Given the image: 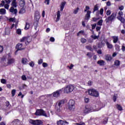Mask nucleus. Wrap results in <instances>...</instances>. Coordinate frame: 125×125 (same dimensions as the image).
Returning a JSON list of instances; mask_svg holds the SVG:
<instances>
[{
    "label": "nucleus",
    "instance_id": "1",
    "mask_svg": "<svg viewBox=\"0 0 125 125\" xmlns=\"http://www.w3.org/2000/svg\"><path fill=\"white\" fill-rule=\"evenodd\" d=\"M64 93H71L75 89V86L73 84H69L66 85L62 88Z\"/></svg>",
    "mask_w": 125,
    "mask_h": 125
},
{
    "label": "nucleus",
    "instance_id": "2",
    "mask_svg": "<svg viewBox=\"0 0 125 125\" xmlns=\"http://www.w3.org/2000/svg\"><path fill=\"white\" fill-rule=\"evenodd\" d=\"M88 93L91 96H94L95 97H98L99 96V93L95 89L88 90Z\"/></svg>",
    "mask_w": 125,
    "mask_h": 125
},
{
    "label": "nucleus",
    "instance_id": "3",
    "mask_svg": "<svg viewBox=\"0 0 125 125\" xmlns=\"http://www.w3.org/2000/svg\"><path fill=\"white\" fill-rule=\"evenodd\" d=\"M35 115L36 116H43V117H45V118H47V115H46V113L43 109H38Z\"/></svg>",
    "mask_w": 125,
    "mask_h": 125
},
{
    "label": "nucleus",
    "instance_id": "4",
    "mask_svg": "<svg viewBox=\"0 0 125 125\" xmlns=\"http://www.w3.org/2000/svg\"><path fill=\"white\" fill-rule=\"evenodd\" d=\"M117 16V13H112L111 16L108 17L107 18L105 19L106 23H109V22H112L114 19H116V16Z\"/></svg>",
    "mask_w": 125,
    "mask_h": 125
},
{
    "label": "nucleus",
    "instance_id": "5",
    "mask_svg": "<svg viewBox=\"0 0 125 125\" xmlns=\"http://www.w3.org/2000/svg\"><path fill=\"white\" fill-rule=\"evenodd\" d=\"M105 107V104L102 103L101 102L99 101L97 103V105H96V112L101 110L102 108Z\"/></svg>",
    "mask_w": 125,
    "mask_h": 125
},
{
    "label": "nucleus",
    "instance_id": "6",
    "mask_svg": "<svg viewBox=\"0 0 125 125\" xmlns=\"http://www.w3.org/2000/svg\"><path fill=\"white\" fill-rule=\"evenodd\" d=\"M61 93H62V90L60 89L56 91L55 92H53L52 94H49L48 95L49 96H51L52 95H53V97H55V98H58V97H59V96H60V94H61Z\"/></svg>",
    "mask_w": 125,
    "mask_h": 125
},
{
    "label": "nucleus",
    "instance_id": "7",
    "mask_svg": "<svg viewBox=\"0 0 125 125\" xmlns=\"http://www.w3.org/2000/svg\"><path fill=\"white\" fill-rule=\"evenodd\" d=\"M68 106L69 110L74 111L76 108V106H75V101L70 100L68 103Z\"/></svg>",
    "mask_w": 125,
    "mask_h": 125
},
{
    "label": "nucleus",
    "instance_id": "8",
    "mask_svg": "<svg viewBox=\"0 0 125 125\" xmlns=\"http://www.w3.org/2000/svg\"><path fill=\"white\" fill-rule=\"evenodd\" d=\"M30 124H31V125H43V122L42 121V120H30L29 121Z\"/></svg>",
    "mask_w": 125,
    "mask_h": 125
},
{
    "label": "nucleus",
    "instance_id": "9",
    "mask_svg": "<svg viewBox=\"0 0 125 125\" xmlns=\"http://www.w3.org/2000/svg\"><path fill=\"white\" fill-rule=\"evenodd\" d=\"M90 112H96V110L95 109H93L92 107L86 105L84 109V113H89Z\"/></svg>",
    "mask_w": 125,
    "mask_h": 125
},
{
    "label": "nucleus",
    "instance_id": "10",
    "mask_svg": "<svg viewBox=\"0 0 125 125\" xmlns=\"http://www.w3.org/2000/svg\"><path fill=\"white\" fill-rule=\"evenodd\" d=\"M57 124L58 125H69V122L66 121H64L62 120H60V121L57 122Z\"/></svg>",
    "mask_w": 125,
    "mask_h": 125
},
{
    "label": "nucleus",
    "instance_id": "11",
    "mask_svg": "<svg viewBox=\"0 0 125 125\" xmlns=\"http://www.w3.org/2000/svg\"><path fill=\"white\" fill-rule=\"evenodd\" d=\"M22 46H23V45L22 44V43H18L17 45L16 48H17V50L16 51L15 54H17V52H18V50H21V49H23L22 48Z\"/></svg>",
    "mask_w": 125,
    "mask_h": 125
},
{
    "label": "nucleus",
    "instance_id": "12",
    "mask_svg": "<svg viewBox=\"0 0 125 125\" xmlns=\"http://www.w3.org/2000/svg\"><path fill=\"white\" fill-rule=\"evenodd\" d=\"M10 12H11L13 14H17V9L13 8V7H11L10 8Z\"/></svg>",
    "mask_w": 125,
    "mask_h": 125
},
{
    "label": "nucleus",
    "instance_id": "13",
    "mask_svg": "<svg viewBox=\"0 0 125 125\" xmlns=\"http://www.w3.org/2000/svg\"><path fill=\"white\" fill-rule=\"evenodd\" d=\"M15 62L14 59H8L7 64H5L4 66H7V65H11V64H13V62Z\"/></svg>",
    "mask_w": 125,
    "mask_h": 125
},
{
    "label": "nucleus",
    "instance_id": "14",
    "mask_svg": "<svg viewBox=\"0 0 125 125\" xmlns=\"http://www.w3.org/2000/svg\"><path fill=\"white\" fill-rule=\"evenodd\" d=\"M90 13H91V11L89 10L87 11V13L85 17V20L88 21V20L90 19Z\"/></svg>",
    "mask_w": 125,
    "mask_h": 125
},
{
    "label": "nucleus",
    "instance_id": "15",
    "mask_svg": "<svg viewBox=\"0 0 125 125\" xmlns=\"http://www.w3.org/2000/svg\"><path fill=\"white\" fill-rule=\"evenodd\" d=\"M105 43L108 49H112V48H113V44H111V43L108 42H106Z\"/></svg>",
    "mask_w": 125,
    "mask_h": 125
},
{
    "label": "nucleus",
    "instance_id": "16",
    "mask_svg": "<svg viewBox=\"0 0 125 125\" xmlns=\"http://www.w3.org/2000/svg\"><path fill=\"white\" fill-rule=\"evenodd\" d=\"M21 63L23 65H27L28 64V60L25 58H23L21 59Z\"/></svg>",
    "mask_w": 125,
    "mask_h": 125
},
{
    "label": "nucleus",
    "instance_id": "17",
    "mask_svg": "<svg viewBox=\"0 0 125 125\" xmlns=\"http://www.w3.org/2000/svg\"><path fill=\"white\" fill-rule=\"evenodd\" d=\"M11 5V7L14 8H16V7H17V3H16V0H13V1L12 2Z\"/></svg>",
    "mask_w": 125,
    "mask_h": 125
},
{
    "label": "nucleus",
    "instance_id": "18",
    "mask_svg": "<svg viewBox=\"0 0 125 125\" xmlns=\"http://www.w3.org/2000/svg\"><path fill=\"white\" fill-rule=\"evenodd\" d=\"M112 38L113 39V43H117L118 41H119V37L118 36H112Z\"/></svg>",
    "mask_w": 125,
    "mask_h": 125
},
{
    "label": "nucleus",
    "instance_id": "19",
    "mask_svg": "<svg viewBox=\"0 0 125 125\" xmlns=\"http://www.w3.org/2000/svg\"><path fill=\"white\" fill-rule=\"evenodd\" d=\"M97 63L100 65V66H104V65H105V61L100 60L98 61Z\"/></svg>",
    "mask_w": 125,
    "mask_h": 125
},
{
    "label": "nucleus",
    "instance_id": "20",
    "mask_svg": "<svg viewBox=\"0 0 125 125\" xmlns=\"http://www.w3.org/2000/svg\"><path fill=\"white\" fill-rule=\"evenodd\" d=\"M35 19L36 20H39L40 19V12L39 11H36L35 12Z\"/></svg>",
    "mask_w": 125,
    "mask_h": 125
},
{
    "label": "nucleus",
    "instance_id": "21",
    "mask_svg": "<svg viewBox=\"0 0 125 125\" xmlns=\"http://www.w3.org/2000/svg\"><path fill=\"white\" fill-rule=\"evenodd\" d=\"M105 57L106 61H111L112 60V56L110 55H106Z\"/></svg>",
    "mask_w": 125,
    "mask_h": 125
},
{
    "label": "nucleus",
    "instance_id": "22",
    "mask_svg": "<svg viewBox=\"0 0 125 125\" xmlns=\"http://www.w3.org/2000/svg\"><path fill=\"white\" fill-rule=\"evenodd\" d=\"M117 19L121 21V23H125V19L122 17H117Z\"/></svg>",
    "mask_w": 125,
    "mask_h": 125
},
{
    "label": "nucleus",
    "instance_id": "23",
    "mask_svg": "<svg viewBox=\"0 0 125 125\" xmlns=\"http://www.w3.org/2000/svg\"><path fill=\"white\" fill-rule=\"evenodd\" d=\"M20 42H25V43H27V42H29V41H28V38L26 37H24L22 38V39H21Z\"/></svg>",
    "mask_w": 125,
    "mask_h": 125
},
{
    "label": "nucleus",
    "instance_id": "24",
    "mask_svg": "<svg viewBox=\"0 0 125 125\" xmlns=\"http://www.w3.org/2000/svg\"><path fill=\"white\" fill-rule=\"evenodd\" d=\"M60 20V11H58L57 13V19L56 22H58Z\"/></svg>",
    "mask_w": 125,
    "mask_h": 125
},
{
    "label": "nucleus",
    "instance_id": "25",
    "mask_svg": "<svg viewBox=\"0 0 125 125\" xmlns=\"http://www.w3.org/2000/svg\"><path fill=\"white\" fill-rule=\"evenodd\" d=\"M103 12H104V10L103 9V8H101L100 10V13L99 12H96V15H97V16H98L100 13L101 15L103 16Z\"/></svg>",
    "mask_w": 125,
    "mask_h": 125
},
{
    "label": "nucleus",
    "instance_id": "26",
    "mask_svg": "<svg viewBox=\"0 0 125 125\" xmlns=\"http://www.w3.org/2000/svg\"><path fill=\"white\" fill-rule=\"evenodd\" d=\"M65 4H66V2H62L61 4V11H63L64 7H65Z\"/></svg>",
    "mask_w": 125,
    "mask_h": 125
},
{
    "label": "nucleus",
    "instance_id": "27",
    "mask_svg": "<svg viewBox=\"0 0 125 125\" xmlns=\"http://www.w3.org/2000/svg\"><path fill=\"white\" fill-rule=\"evenodd\" d=\"M61 106H60L58 104H57L55 107L56 111H57V113H59L60 111H61Z\"/></svg>",
    "mask_w": 125,
    "mask_h": 125
},
{
    "label": "nucleus",
    "instance_id": "28",
    "mask_svg": "<svg viewBox=\"0 0 125 125\" xmlns=\"http://www.w3.org/2000/svg\"><path fill=\"white\" fill-rule=\"evenodd\" d=\"M6 13V10H5L4 8L0 9V14L1 15H3Z\"/></svg>",
    "mask_w": 125,
    "mask_h": 125
},
{
    "label": "nucleus",
    "instance_id": "29",
    "mask_svg": "<svg viewBox=\"0 0 125 125\" xmlns=\"http://www.w3.org/2000/svg\"><path fill=\"white\" fill-rule=\"evenodd\" d=\"M98 9H99V6H98V4H97L94 7V10L93 11V13H94L95 11H97Z\"/></svg>",
    "mask_w": 125,
    "mask_h": 125
},
{
    "label": "nucleus",
    "instance_id": "30",
    "mask_svg": "<svg viewBox=\"0 0 125 125\" xmlns=\"http://www.w3.org/2000/svg\"><path fill=\"white\" fill-rule=\"evenodd\" d=\"M64 100H61L60 102H59V103H58V105L60 107H61V106H63V105H64Z\"/></svg>",
    "mask_w": 125,
    "mask_h": 125
},
{
    "label": "nucleus",
    "instance_id": "31",
    "mask_svg": "<svg viewBox=\"0 0 125 125\" xmlns=\"http://www.w3.org/2000/svg\"><path fill=\"white\" fill-rule=\"evenodd\" d=\"M120 63H121V62H120V61L116 60L114 62V65H115V66H117L118 67V66H120Z\"/></svg>",
    "mask_w": 125,
    "mask_h": 125
},
{
    "label": "nucleus",
    "instance_id": "32",
    "mask_svg": "<svg viewBox=\"0 0 125 125\" xmlns=\"http://www.w3.org/2000/svg\"><path fill=\"white\" fill-rule=\"evenodd\" d=\"M91 38H92V39L93 40H98V39H99V35L97 36L95 35H91Z\"/></svg>",
    "mask_w": 125,
    "mask_h": 125
},
{
    "label": "nucleus",
    "instance_id": "33",
    "mask_svg": "<svg viewBox=\"0 0 125 125\" xmlns=\"http://www.w3.org/2000/svg\"><path fill=\"white\" fill-rule=\"evenodd\" d=\"M20 5L24 6V5H25V1L24 0H21L20 1Z\"/></svg>",
    "mask_w": 125,
    "mask_h": 125
},
{
    "label": "nucleus",
    "instance_id": "34",
    "mask_svg": "<svg viewBox=\"0 0 125 125\" xmlns=\"http://www.w3.org/2000/svg\"><path fill=\"white\" fill-rule=\"evenodd\" d=\"M30 28V23L26 22L25 26V30H28Z\"/></svg>",
    "mask_w": 125,
    "mask_h": 125
},
{
    "label": "nucleus",
    "instance_id": "35",
    "mask_svg": "<svg viewBox=\"0 0 125 125\" xmlns=\"http://www.w3.org/2000/svg\"><path fill=\"white\" fill-rule=\"evenodd\" d=\"M85 48L88 50H90V51H93V49L90 46H86Z\"/></svg>",
    "mask_w": 125,
    "mask_h": 125
},
{
    "label": "nucleus",
    "instance_id": "36",
    "mask_svg": "<svg viewBox=\"0 0 125 125\" xmlns=\"http://www.w3.org/2000/svg\"><path fill=\"white\" fill-rule=\"evenodd\" d=\"M26 12V10H25V9H24V8H22L20 11V13H21V14H23V13H25V12Z\"/></svg>",
    "mask_w": 125,
    "mask_h": 125
},
{
    "label": "nucleus",
    "instance_id": "37",
    "mask_svg": "<svg viewBox=\"0 0 125 125\" xmlns=\"http://www.w3.org/2000/svg\"><path fill=\"white\" fill-rule=\"evenodd\" d=\"M117 108L118 110H119V111L123 110V107H122V106H121V105L117 104Z\"/></svg>",
    "mask_w": 125,
    "mask_h": 125
},
{
    "label": "nucleus",
    "instance_id": "38",
    "mask_svg": "<svg viewBox=\"0 0 125 125\" xmlns=\"http://www.w3.org/2000/svg\"><path fill=\"white\" fill-rule=\"evenodd\" d=\"M22 33V31H21V29H18L16 30V33L18 34V35H21Z\"/></svg>",
    "mask_w": 125,
    "mask_h": 125
},
{
    "label": "nucleus",
    "instance_id": "39",
    "mask_svg": "<svg viewBox=\"0 0 125 125\" xmlns=\"http://www.w3.org/2000/svg\"><path fill=\"white\" fill-rule=\"evenodd\" d=\"M103 23V20H101L98 22V25H99V26H102Z\"/></svg>",
    "mask_w": 125,
    "mask_h": 125
},
{
    "label": "nucleus",
    "instance_id": "40",
    "mask_svg": "<svg viewBox=\"0 0 125 125\" xmlns=\"http://www.w3.org/2000/svg\"><path fill=\"white\" fill-rule=\"evenodd\" d=\"M118 15L119 16L117 17H122V16H123V15H124V13L122 11H120L118 13Z\"/></svg>",
    "mask_w": 125,
    "mask_h": 125
},
{
    "label": "nucleus",
    "instance_id": "41",
    "mask_svg": "<svg viewBox=\"0 0 125 125\" xmlns=\"http://www.w3.org/2000/svg\"><path fill=\"white\" fill-rule=\"evenodd\" d=\"M12 93V96L13 97L15 95V94L16 93V90L13 89L11 92Z\"/></svg>",
    "mask_w": 125,
    "mask_h": 125
},
{
    "label": "nucleus",
    "instance_id": "42",
    "mask_svg": "<svg viewBox=\"0 0 125 125\" xmlns=\"http://www.w3.org/2000/svg\"><path fill=\"white\" fill-rule=\"evenodd\" d=\"M115 49L117 50V51H120V46L118 44H115Z\"/></svg>",
    "mask_w": 125,
    "mask_h": 125
},
{
    "label": "nucleus",
    "instance_id": "43",
    "mask_svg": "<svg viewBox=\"0 0 125 125\" xmlns=\"http://www.w3.org/2000/svg\"><path fill=\"white\" fill-rule=\"evenodd\" d=\"M79 8H77L76 9H75L74 10V12H73V13L74 14H77L78 13V12H79Z\"/></svg>",
    "mask_w": 125,
    "mask_h": 125
},
{
    "label": "nucleus",
    "instance_id": "44",
    "mask_svg": "<svg viewBox=\"0 0 125 125\" xmlns=\"http://www.w3.org/2000/svg\"><path fill=\"white\" fill-rule=\"evenodd\" d=\"M81 42H82V43H84L86 42V39H85L84 38H82L81 40Z\"/></svg>",
    "mask_w": 125,
    "mask_h": 125
},
{
    "label": "nucleus",
    "instance_id": "45",
    "mask_svg": "<svg viewBox=\"0 0 125 125\" xmlns=\"http://www.w3.org/2000/svg\"><path fill=\"white\" fill-rule=\"evenodd\" d=\"M0 82L1 83H3L4 84H5V83H6V80H5V79H1Z\"/></svg>",
    "mask_w": 125,
    "mask_h": 125
},
{
    "label": "nucleus",
    "instance_id": "46",
    "mask_svg": "<svg viewBox=\"0 0 125 125\" xmlns=\"http://www.w3.org/2000/svg\"><path fill=\"white\" fill-rule=\"evenodd\" d=\"M3 46L0 45V53H2L3 52Z\"/></svg>",
    "mask_w": 125,
    "mask_h": 125
},
{
    "label": "nucleus",
    "instance_id": "47",
    "mask_svg": "<svg viewBox=\"0 0 125 125\" xmlns=\"http://www.w3.org/2000/svg\"><path fill=\"white\" fill-rule=\"evenodd\" d=\"M30 67H34L35 66V63L33 62H31L29 63Z\"/></svg>",
    "mask_w": 125,
    "mask_h": 125
},
{
    "label": "nucleus",
    "instance_id": "48",
    "mask_svg": "<svg viewBox=\"0 0 125 125\" xmlns=\"http://www.w3.org/2000/svg\"><path fill=\"white\" fill-rule=\"evenodd\" d=\"M93 83V82H92L91 81H89L87 83V84L88 85H89V86L92 85Z\"/></svg>",
    "mask_w": 125,
    "mask_h": 125
},
{
    "label": "nucleus",
    "instance_id": "49",
    "mask_svg": "<svg viewBox=\"0 0 125 125\" xmlns=\"http://www.w3.org/2000/svg\"><path fill=\"white\" fill-rule=\"evenodd\" d=\"M47 66H48V64H47V63H46V62H43L42 63V66L44 68H45V67H47Z\"/></svg>",
    "mask_w": 125,
    "mask_h": 125
},
{
    "label": "nucleus",
    "instance_id": "50",
    "mask_svg": "<svg viewBox=\"0 0 125 125\" xmlns=\"http://www.w3.org/2000/svg\"><path fill=\"white\" fill-rule=\"evenodd\" d=\"M10 22H15V18H11L9 19Z\"/></svg>",
    "mask_w": 125,
    "mask_h": 125
},
{
    "label": "nucleus",
    "instance_id": "51",
    "mask_svg": "<svg viewBox=\"0 0 125 125\" xmlns=\"http://www.w3.org/2000/svg\"><path fill=\"white\" fill-rule=\"evenodd\" d=\"M21 79L22 81H26L27 80V78L26 77V76L25 75H22L21 76Z\"/></svg>",
    "mask_w": 125,
    "mask_h": 125
},
{
    "label": "nucleus",
    "instance_id": "52",
    "mask_svg": "<svg viewBox=\"0 0 125 125\" xmlns=\"http://www.w3.org/2000/svg\"><path fill=\"white\" fill-rule=\"evenodd\" d=\"M4 8H5L6 9H8V8H9V5L8 4H5L4 5Z\"/></svg>",
    "mask_w": 125,
    "mask_h": 125
},
{
    "label": "nucleus",
    "instance_id": "53",
    "mask_svg": "<svg viewBox=\"0 0 125 125\" xmlns=\"http://www.w3.org/2000/svg\"><path fill=\"white\" fill-rule=\"evenodd\" d=\"M87 56H88L89 58H91V57H92V55H91V53H87L86 54Z\"/></svg>",
    "mask_w": 125,
    "mask_h": 125
},
{
    "label": "nucleus",
    "instance_id": "54",
    "mask_svg": "<svg viewBox=\"0 0 125 125\" xmlns=\"http://www.w3.org/2000/svg\"><path fill=\"white\" fill-rule=\"evenodd\" d=\"M102 44H103V42L99 43L98 44V47H99V48H101V47H102Z\"/></svg>",
    "mask_w": 125,
    "mask_h": 125
},
{
    "label": "nucleus",
    "instance_id": "55",
    "mask_svg": "<svg viewBox=\"0 0 125 125\" xmlns=\"http://www.w3.org/2000/svg\"><path fill=\"white\" fill-rule=\"evenodd\" d=\"M81 34H83V31L81 30L80 31H79L78 33H77V36L79 37V36H80L81 35Z\"/></svg>",
    "mask_w": 125,
    "mask_h": 125
},
{
    "label": "nucleus",
    "instance_id": "56",
    "mask_svg": "<svg viewBox=\"0 0 125 125\" xmlns=\"http://www.w3.org/2000/svg\"><path fill=\"white\" fill-rule=\"evenodd\" d=\"M84 101L85 103H88V102H89V99L88 98H85Z\"/></svg>",
    "mask_w": 125,
    "mask_h": 125
},
{
    "label": "nucleus",
    "instance_id": "57",
    "mask_svg": "<svg viewBox=\"0 0 125 125\" xmlns=\"http://www.w3.org/2000/svg\"><path fill=\"white\" fill-rule=\"evenodd\" d=\"M50 42H55V39H54L53 37H51L50 38Z\"/></svg>",
    "mask_w": 125,
    "mask_h": 125
},
{
    "label": "nucleus",
    "instance_id": "58",
    "mask_svg": "<svg viewBox=\"0 0 125 125\" xmlns=\"http://www.w3.org/2000/svg\"><path fill=\"white\" fill-rule=\"evenodd\" d=\"M111 14V10H108L106 12V15L107 16H109V15H110Z\"/></svg>",
    "mask_w": 125,
    "mask_h": 125
},
{
    "label": "nucleus",
    "instance_id": "59",
    "mask_svg": "<svg viewBox=\"0 0 125 125\" xmlns=\"http://www.w3.org/2000/svg\"><path fill=\"white\" fill-rule=\"evenodd\" d=\"M91 26H92V30H94V29H95V27H96V24L94 23L93 24H92Z\"/></svg>",
    "mask_w": 125,
    "mask_h": 125
},
{
    "label": "nucleus",
    "instance_id": "60",
    "mask_svg": "<svg viewBox=\"0 0 125 125\" xmlns=\"http://www.w3.org/2000/svg\"><path fill=\"white\" fill-rule=\"evenodd\" d=\"M5 2H4V1H2L1 3L0 4V5H1V6H4V5H5Z\"/></svg>",
    "mask_w": 125,
    "mask_h": 125
},
{
    "label": "nucleus",
    "instance_id": "61",
    "mask_svg": "<svg viewBox=\"0 0 125 125\" xmlns=\"http://www.w3.org/2000/svg\"><path fill=\"white\" fill-rule=\"evenodd\" d=\"M108 122V118H105L104 120L103 121V124H106Z\"/></svg>",
    "mask_w": 125,
    "mask_h": 125
},
{
    "label": "nucleus",
    "instance_id": "62",
    "mask_svg": "<svg viewBox=\"0 0 125 125\" xmlns=\"http://www.w3.org/2000/svg\"><path fill=\"white\" fill-rule=\"evenodd\" d=\"M42 62H43L42 59L39 60V61H38V64L39 65H41V64H42Z\"/></svg>",
    "mask_w": 125,
    "mask_h": 125
},
{
    "label": "nucleus",
    "instance_id": "63",
    "mask_svg": "<svg viewBox=\"0 0 125 125\" xmlns=\"http://www.w3.org/2000/svg\"><path fill=\"white\" fill-rule=\"evenodd\" d=\"M76 125H85V124L83 122H80L79 123H77Z\"/></svg>",
    "mask_w": 125,
    "mask_h": 125
},
{
    "label": "nucleus",
    "instance_id": "64",
    "mask_svg": "<svg viewBox=\"0 0 125 125\" xmlns=\"http://www.w3.org/2000/svg\"><path fill=\"white\" fill-rule=\"evenodd\" d=\"M44 3L47 5L49 4V0H45Z\"/></svg>",
    "mask_w": 125,
    "mask_h": 125
}]
</instances>
